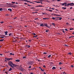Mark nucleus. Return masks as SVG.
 I'll return each instance as SVG.
<instances>
[{
	"mask_svg": "<svg viewBox=\"0 0 74 74\" xmlns=\"http://www.w3.org/2000/svg\"><path fill=\"white\" fill-rule=\"evenodd\" d=\"M12 35H13V34H12V33H10L9 34V36H12Z\"/></svg>",
	"mask_w": 74,
	"mask_h": 74,
	"instance_id": "nucleus-10",
	"label": "nucleus"
},
{
	"mask_svg": "<svg viewBox=\"0 0 74 74\" xmlns=\"http://www.w3.org/2000/svg\"><path fill=\"white\" fill-rule=\"evenodd\" d=\"M32 34L34 35V36H36V34L34 33H32Z\"/></svg>",
	"mask_w": 74,
	"mask_h": 74,
	"instance_id": "nucleus-25",
	"label": "nucleus"
},
{
	"mask_svg": "<svg viewBox=\"0 0 74 74\" xmlns=\"http://www.w3.org/2000/svg\"><path fill=\"white\" fill-rule=\"evenodd\" d=\"M0 36H3L4 37H5V35H0Z\"/></svg>",
	"mask_w": 74,
	"mask_h": 74,
	"instance_id": "nucleus-42",
	"label": "nucleus"
},
{
	"mask_svg": "<svg viewBox=\"0 0 74 74\" xmlns=\"http://www.w3.org/2000/svg\"><path fill=\"white\" fill-rule=\"evenodd\" d=\"M40 26H43L44 27V24H41L40 25Z\"/></svg>",
	"mask_w": 74,
	"mask_h": 74,
	"instance_id": "nucleus-20",
	"label": "nucleus"
},
{
	"mask_svg": "<svg viewBox=\"0 0 74 74\" xmlns=\"http://www.w3.org/2000/svg\"><path fill=\"white\" fill-rule=\"evenodd\" d=\"M47 11H50V12H52V10H47Z\"/></svg>",
	"mask_w": 74,
	"mask_h": 74,
	"instance_id": "nucleus-27",
	"label": "nucleus"
},
{
	"mask_svg": "<svg viewBox=\"0 0 74 74\" xmlns=\"http://www.w3.org/2000/svg\"><path fill=\"white\" fill-rule=\"evenodd\" d=\"M71 67H72L73 68V67H74V66H73V65H71Z\"/></svg>",
	"mask_w": 74,
	"mask_h": 74,
	"instance_id": "nucleus-49",
	"label": "nucleus"
},
{
	"mask_svg": "<svg viewBox=\"0 0 74 74\" xmlns=\"http://www.w3.org/2000/svg\"><path fill=\"white\" fill-rule=\"evenodd\" d=\"M22 1H26V2H29V3H33L32 2H30L27 0H22Z\"/></svg>",
	"mask_w": 74,
	"mask_h": 74,
	"instance_id": "nucleus-3",
	"label": "nucleus"
},
{
	"mask_svg": "<svg viewBox=\"0 0 74 74\" xmlns=\"http://www.w3.org/2000/svg\"><path fill=\"white\" fill-rule=\"evenodd\" d=\"M31 67H32L31 66H30L29 67H28V69H30L31 68Z\"/></svg>",
	"mask_w": 74,
	"mask_h": 74,
	"instance_id": "nucleus-38",
	"label": "nucleus"
},
{
	"mask_svg": "<svg viewBox=\"0 0 74 74\" xmlns=\"http://www.w3.org/2000/svg\"><path fill=\"white\" fill-rule=\"evenodd\" d=\"M66 8H64V7H63L62 8V9H64V10H66Z\"/></svg>",
	"mask_w": 74,
	"mask_h": 74,
	"instance_id": "nucleus-15",
	"label": "nucleus"
},
{
	"mask_svg": "<svg viewBox=\"0 0 74 74\" xmlns=\"http://www.w3.org/2000/svg\"><path fill=\"white\" fill-rule=\"evenodd\" d=\"M46 13H44V15H46Z\"/></svg>",
	"mask_w": 74,
	"mask_h": 74,
	"instance_id": "nucleus-62",
	"label": "nucleus"
},
{
	"mask_svg": "<svg viewBox=\"0 0 74 74\" xmlns=\"http://www.w3.org/2000/svg\"><path fill=\"white\" fill-rule=\"evenodd\" d=\"M51 55H49L48 56V58H51Z\"/></svg>",
	"mask_w": 74,
	"mask_h": 74,
	"instance_id": "nucleus-23",
	"label": "nucleus"
},
{
	"mask_svg": "<svg viewBox=\"0 0 74 74\" xmlns=\"http://www.w3.org/2000/svg\"><path fill=\"white\" fill-rule=\"evenodd\" d=\"M44 74H46V73H45V72H44Z\"/></svg>",
	"mask_w": 74,
	"mask_h": 74,
	"instance_id": "nucleus-64",
	"label": "nucleus"
},
{
	"mask_svg": "<svg viewBox=\"0 0 74 74\" xmlns=\"http://www.w3.org/2000/svg\"><path fill=\"white\" fill-rule=\"evenodd\" d=\"M34 2H35L36 3H40V2H37V1H34Z\"/></svg>",
	"mask_w": 74,
	"mask_h": 74,
	"instance_id": "nucleus-29",
	"label": "nucleus"
},
{
	"mask_svg": "<svg viewBox=\"0 0 74 74\" xmlns=\"http://www.w3.org/2000/svg\"><path fill=\"white\" fill-rule=\"evenodd\" d=\"M69 54H70V55H71V53H69Z\"/></svg>",
	"mask_w": 74,
	"mask_h": 74,
	"instance_id": "nucleus-59",
	"label": "nucleus"
},
{
	"mask_svg": "<svg viewBox=\"0 0 74 74\" xmlns=\"http://www.w3.org/2000/svg\"><path fill=\"white\" fill-rule=\"evenodd\" d=\"M8 11H10V12H12V9H8Z\"/></svg>",
	"mask_w": 74,
	"mask_h": 74,
	"instance_id": "nucleus-12",
	"label": "nucleus"
},
{
	"mask_svg": "<svg viewBox=\"0 0 74 74\" xmlns=\"http://www.w3.org/2000/svg\"><path fill=\"white\" fill-rule=\"evenodd\" d=\"M69 30H73V28H70L69 29Z\"/></svg>",
	"mask_w": 74,
	"mask_h": 74,
	"instance_id": "nucleus-41",
	"label": "nucleus"
},
{
	"mask_svg": "<svg viewBox=\"0 0 74 74\" xmlns=\"http://www.w3.org/2000/svg\"><path fill=\"white\" fill-rule=\"evenodd\" d=\"M72 8H73V7H71L70 8V10H71V9H72Z\"/></svg>",
	"mask_w": 74,
	"mask_h": 74,
	"instance_id": "nucleus-45",
	"label": "nucleus"
},
{
	"mask_svg": "<svg viewBox=\"0 0 74 74\" xmlns=\"http://www.w3.org/2000/svg\"><path fill=\"white\" fill-rule=\"evenodd\" d=\"M0 23H4V22H1Z\"/></svg>",
	"mask_w": 74,
	"mask_h": 74,
	"instance_id": "nucleus-47",
	"label": "nucleus"
},
{
	"mask_svg": "<svg viewBox=\"0 0 74 74\" xmlns=\"http://www.w3.org/2000/svg\"><path fill=\"white\" fill-rule=\"evenodd\" d=\"M5 59H7V60H10V58H5Z\"/></svg>",
	"mask_w": 74,
	"mask_h": 74,
	"instance_id": "nucleus-16",
	"label": "nucleus"
},
{
	"mask_svg": "<svg viewBox=\"0 0 74 74\" xmlns=\"http://www.w3.org/2000/svg\"><path fill=\"white\" fill-rule=\"evenodd\" d=\"M28 64L29 65H32L33 64V61H29Z\"/></svg>",
	"mask_w": 74,
	"mask_h": 74,
	"instance_id": "nucleus-2",
	"label": "nucleus"
},
{
	"mask_svg": "<svg viewBox=\"0 0 74 74\" xmlns=\"http://www.w3.org/2000/svg\"><path fill=\"white\" fill-rule=\"evenodd\" d=\"M19 70H20V71H22V72H23V71H24V69H23V68L22 67L19 68Z\"/></svg>",
	"mask_w": 74,
	"mask_h": 74,
	"instance_id": "nucleus-4",
	"label": "nucleus"
},
{
	"mask_svg": "<svg viewBox=\"0 0 74 74\" xmlns=\"http://www.w3.org/2000/svg\"><path fill=\"white\" fill-rule=\"evenodd\" d=\"M34 8V9H35V8Z\"/></svg>",
	"mask_w": 74,
	"mask_h": 74,
	"instance_id": "nucleus-55",
	"label": "nucleus"
},
{
	"mask_svg": "<svg viewBox=\"0 0 74 74\" xmlns=\"http://www.w3.org/2000/svg\"><path fill=\"white\" fill-rule=\"evenodd\" d=\"M46 32H47V33L48 32H49V30H47L45 31Z\"/></svg>",
	"mask_w": 74,
	"mask_h": 74,
	"instance_id": "nucleus-34",
	"label": "nucleus"
},
{
	"mask_svg": "<svg viewBox=\"0 0 74 74\" xmlns=\"http://www.w3.org/2000/svg\"><path fill=\"white\" fill-rule=\"evenodd\" d=\"M51 10H54V8H51Z\"/></svg>",
	"mask_w": 74,
	"mask_h": 74,
	"instance_id": "nucleus-54",
	"label": "nucleus"
},
{
	"mask_svg": "<svg viewBox=\"0 0 74 74\" xmlns=\"http://www.w3.org/2000/svg\"><path fill=\"white\" fill-rule=\"evenodd\" d=\"M42 7V6L40 5H39L38 6H36V7Z\"/></svg>",
	"mask_w": 74,
	"mask_h": 74,
	"instance_id": "nucleus-8",
	"label": "nucleus"
},
{
	"mask_svg": "<svg viewBox=\"0 0 74 74\" xmlns=\"http://www.w3.org/2000/svg\"><path fill=\"white\" fill-rule=\"evenodd\" d=\"M12 65L13 66V67H16V66H17V65H16L15 64H13Z\"/></svg>",
	"mask_w": 74,
	"mask_h": 74,
	"instance_id": "nucleus-11",
	"label": "nucleus"
},
{
	"mask_svg": "<svg viewBox=\"0 0 74 74\" xmlns=\"http://www.w3.org/2000/svg\"><path fill=\"white\" fill-rule=\"evenodd\" d=\"M4 39H2L0 40V41H4Z\"/></svg>",
	"mask_w": 74,
	"mask_h": 74,
	"instance_id": "nucleus-36",
	"label": "nucleus"
},
{
	"mask_svg": "<svg viewBox=\"0 0 74 74\" xmlns=\"http://www.w3.org/2000/svg\"><path fill=\"white\" fill-rule=\"evenodd\" d=\"M43 25L44 26H43V27L46 26V27H47V24L44 23Z\"/></svg>",
	"mask_w": 74,
	"mask_h": 74,
	"instance_id": "nucleus-7",
	"label": "nucleus"
},
{
	"mask_svg": "<svg viewBox=\"0 0 74 74\" xmlns=\"http://www.w3.org/2000/svg\"><path fill=\"white\" fill-rule=\"evenodd\" d=\"M11 70H12V68H10L8 71H11Z\"/></svg>",
	"mask_w": 74,
	"mask_h": 74,
	"instance_id": "nucleus-19",
	"label": "nucleus"
},
{
	"mask_svg": "<svg viewBox=\"0 0 74 74\" xmlns=\"http://www.w3.org/2000/svg\"><path fill=\"white\" fill-rule=\"evenodd\" d=\"M55 15H56V16H60V15H58V14H55Z\"/></svg>",
	"mask_w": 74,
	"mask_h": 74,
	"instance_id": "nucleus-18",
	"label": "nucleus"
},
{
	"mask_svg": "<svg viewBox=\"0 0 74 74\" xmlns=\"http://www.w3.org/2000/svg\"><path fill=\"white\" fill-rule=\"evenodd\" d=\"M65 5V3H63L62 4V5Z\"/></svg>",
	"mask_w": 74,
	"mask_h": 74,
	"instance_id": "nucleus-33",
	"label": "nucleus"
},
{
	"mask_svg": "<svg viewBox=\"0 0 74 74\" xmlns=\"http://www.w3.org/2000/svg\"><path fill=\"white\" fill-rule=\"evenodd\" d=\"M25 47H26L28 48H30V46H29L28 45H25Z\"/></svg>",
	"mask_w": 74,
	"mask_h": 74,
	"instance_id": "nucleus-6",
	"label": "nucleus"
},
{
	"mask_svg": "<svg viewBox=\"0 0 74 74\" xmlns=\"http://www.w3.org/2000/svg\"><path fill=\"white\" fill-rule=\"evenodd\" d=\"M73 5H74V3H70V6H73Z\"/></svg>",
	"mask_w": 74,
	"mask_h": 74,
	"instance_id": "nucleus-5",
	"label": "nucleus"
},
{
	"mask_svg": "<svg viewBox=\"0 0 74 74\" xmlns=\"http://www.w3.org/2000/svg\"><path fill=\"white\" fill-rule=\"evenodd\" d=\"M5 73H6V74H8V72H5Z\"/></svg>",
	"mask_w": 74,
	"mask_h": 74,
	"instance_id": "nucleus-61",
	"label": "nucleus"
},
{
	"mask_svg": "<svg viewBox=\"0 0 74 74\" xmlns=\"http://www.w3.org/2000/svg\"><path fill=\"white\" fill-rule=\"evenodd\" d=\"M52 69L53 70H55V69H56V67L55 66H53Z\"/></svg>",
	"mask_w": 74,
	"mask_h": 74,
	"instance_id": "nucleus-14",
	"label": "nucleus"
},
{
	"mask_svg": "<svg viewBox=\"0 0 74 74\" xmlns=\"http://www.w3.org/2000/svg\"><path fill=\"white\" fill-rule=\"evenodd\" d=\"M1 38H4V37L3 36H1L0 37Z\"/></svg>",
	"mask_w": 74,
	"mask_h": 74,
	"instance_id": "nucleus-44",
	"label": "nucleus"
},
{
	"mask_svg": "<svg viewBox=\"0 0 74 74\" xmlns=\"http://www.w3.org/2000/svg\"><path fill=\"white\" fill-rule=\"evenodd\" d=\"M67 3H65V6H64V7H66V5H67Z\"/></svg>",
	"mask_w": 74,
	"mask_h": 74,
	"instance_id": "nucleus-28",
	"label": "nucleus"
},
{
	"mask_svg": "<svg viewBox=\"0 0 74 74\" xmlns=\"http://www.w3.org/2000/svg\"><path fill=\"white\" fill-rule=\"evenodd\" d=\"M34 69H35V68H33L32 69H31V70H34Z\"/></svg>",
	"mask_w": 74,
	"mask_h": 74,
	"instance_id": "nucleus-21",
	"label": "nucleus"
},
{
	"mask_svg": "<svg viewBox=\"0 0 74 74\" xmlns=\"http://www.w3.org/2000/svg\"><path fill=\"white\" fill-rule=\"evenodd\" d=\"M3 11V9L2 8H0V11Z\"/></svg>",
	"mask_w": 74,
	"mask_h": 74,
	"instance_id": "nucleus-37",
	"label": "nucleus"
},
{
	"mask_svg": "<svg viewBox=\"0 0 74 74\" xmlns=\"http://www.w3.org/2000/svg\"><path fill=\"white\" fill-rule=\"evenodd\" d=\"M71 37H73V36H70V37H69V38H70Z\"/></svg>",
	"mask_w": 74,
	"mask_h": 74,
	"instance_id": "nucleus-56",
	"label": "nucleus"
},
{
	"mask_svg": "<svg viewBox=\"0 0 74 74\" xmlns=\"http://www.w3.org/2000/svg\"><path fill=\"white\" fill-rule=\"evenodd\" d=\"M8 63L9 65H10V66L12 68H14V66H12V65L13 64V63H12V62L10 61L8 62Z\"/></svg>",
	"mask_w": 74,
	"mask_h": 74,
	"instance_id": "nucleus-1",
	"label": "nucleus"
},
{
	"mask_svg": "<svg viewBox=\"0 0 74 74\" xmlns=\"http://www.w3.org/2000/svg\"><path fill=\"white\" fill-rule=\"evenodd\" d=\"M57 0V1H61V0Z\"/></svg>",
	"mask_w": 74,
	"mask_h": 74,
	"instance_id": "nucleus-53",
	"label": "nucleus"
},
{
	"mask_svg": "<svg viewBox=\"0 0 74 74\" xmlns=\"http://www.w3.org/2000/svg\"><path fill=\"white\" fill-rule=\"evenodd\" d=\"M5 35H7L8 33V31L5 32Z\"/></svg>",
	"mask_w": 74,
	"mask_h": 74,
	"instance_id": "nucleus-13",
	"label": "nucleus"
},
{
	"mask_svg": "<svg viewBox=\"0 0 74 74\" xmlns=\"http://www.w3.org/2000/svg\"><path fill=\"white\" fill-rule=\"evenodd\" d=\"M16 62H20V60H16Z\"/></svg>",
	"mask_w": 74,
	"mask_h": 74,
	"instance_id": "nucleus-9",
	"label": "nucleus"
},
{
	"mask_svg": "<svg viewBox=\"0 0 74 74\" xmlns=\"http://www.w3.org/2000/svg\"><path fill=\"white\" fill-rule=\"evenodd\" d=\"M9 52H10V51H7L6 52V53H9Z\"/></svg>",
	"mask_w": 74,
	"mask_h": 74,
	"instance_id": "nucleus-57",
	"label": "nucleus"
},
{
	"mask_svg": "<svg viewBox=\"0 0 74 74\" xmlns=\"http://www.w3.org/2000/svg\"><path fill=\"white\" fill-rule=\"evenodd\" d=\"M40 70L42 71H44V69H41Z\"/></svg>",
	"mask_w": 74,
	"mask_h": 74,
	"instance_id": "nucleus-26",
	"label": "nucleus"
},
{
	"mask_svg": "<svg viewBox=\"0 0 74 74\" xmlns=\"http://www.w3.org/2000/svg\"><path fill=\"white\" fill-rule=\"evenodd\" d=\"M30 74H33V73H30Z\"/></svg>",
	"mask_w": 74,
	"mask_h": 74,
	"instance_id": "nucleus-63",
	"label": "nucleus"
},
{
	"mask_svg": "<svg viewBox=\"0 0 74 74\" xmlns=\"http://www.w3.org/2000/svg\"><path fill=\"white\" fill-rule=\"evenodd\" d=\"M23 59H25V58H26V57H25V56L23 57Z\"/></svg>",
	"mask_w": 74,
	"mask_h": 74,
	"instance_id": "nucleus-51",
	"label": "nucleus"
},
{
	"mask_svg": "<svg viewBox=\"0 0 74 74\" xmlns=\"http://www.w3.org/2000/svg\"><path fill=\"white\" fill-rule=\"evenodd\" d=\"M12 3L13 4H15V2L12 1Z\"/></svg>",
	"mask_w": 74,
	"mask_h": 74,
	"instance_id": "nucleus-32",
	"label": "nucleus"
},
{
	"mask_svg": "<svg viewBox=\"0 0 74 74\" xmlns=\"http://www.w3.org/2000/svg\"><path fill=\"white\" fill-rule=\"evenodd\" d=\"M43 67H45V68L46 67V66H45V65H44L43 66Z\"/></svg>",
	"mask_w": 74,
	"mask_h": 74,
	"instance_id": "nucleus-58",
	"label": "nucleus"
},
{
	"mask_svg": "<svg viewBox=\"0 0 74 74\" xmlns=\"http://www.w3.org/2000/svg\"><path fill=\"white\" fill-rule=\"evenodd\" d=\"M39 1H44V0H40Z\"/></svg>",
	"mask_w": 74,
	"mask_h": 74,
	"instance_id": "nucleus-48",
	"label": "nucleus"
},
{
	"mask_svg": "<svg viewBox=\"0 0 74 74\" xmlns=\"http://www.w3.org/2000/svg\"><path fill=\"white\" fill-rule=\"evenodd\" d=\"M29 41H30V42H31V40H29Z\"/></svg>",
	"mask_w": 74,
	"mask_h": 74,
	"instance_id": "nucleus-60",
	"label": "nucleus"
},
{
	"mask_svg": "<svg viewBox=\"0 0 74 74\" xmlns=\"http://www.w3.org/2000/svg\"><path fill=\"white\" fill-rule=\"evenodd\" d=\"M10 55H14V54H12V53H10Z\"/></svg>",
	"mask_w": 74,
	"mask_h": 74,
	"instance_id": "nucleus-30",
	"label": "nucleus"
},
{
	"mask_svg": "<svg viewBox=\"0 0 74 74\" xmlns=\"http://www.w3.org/2000/svg\"><path fill=\"white\" fill-rule=\"evenodd\" d=\"M56 18H59V20H61L62 19V17H56Z\"/></svg>",
	"mask_w": 74,
	"mask_h": 74,
	"instance_id": "nucleus-22",
	"label": "nucleus"
},
{
	"mask_svg": "<svg viewBox=\"0 0 74 74\" xmlns=\"http://www.w3.org/2000/svg\"><path fill=\"white\" fill-rule=\"evenodd\" d=\"M65 31H68V29H65Z\"/></svg>",
	"mask_w": 74,
	"mask_h": 74,
	"instance_id": "nucleus-39",
	"label": "nucleus"
},
{
	"mask_svg": "<svg viewBox=\"0 0 74 74\" xmlns=\"http://www.w3.org/2000/svg\"><path fill=\"white\" fill-rule=\"evenodd\" d=\"M52 25H53V26H55V24L54 23H52Z\"/></svg>",
	"mask_w": 74,
	"mask_h": 74,
	"instance_id": "nucleus-40",
	"label": "nucleus"
},
{
	"mask_svg": "<svg viewBox=\"0 0 74 74\" xmlns=\"http://www.w3.org/2000/svg\"><path fill=\"white\" fill-rule=\"evenodd\" d=\"M62 63H62L61 62H60L59 63V65H60V64H62Z\"/></svg>",
	"mask_w": 74,
	"mask_h": 74,
	"instance_id": "nucleus-31",
	"label": "nucleus"
},
{
	"mask_svg": "<svg viewBox=\"0 0 74 74\" xmlns=\"http://www.w3.org/2000/svg\"><path fill=\"white\" fill-rule=\"evenodd\" d=\"M63 74H66V73L65 72H63Z\"/></svg>",
	"mask_w": 74,
	"mask_h": 74,
	"instance_id": "nucleus-52",
	"label": "nucleus"
},
{
	"mask_svg": "<svg viewBox=\"0 0 74 74\" xmlns=\"http://www.w3.org/2000/svg\"><path fill=\"white\" fill-rule=\"evenodd\" d=\"M47 53H46V52H44V53H43V54H47Z\"/></svg>",
	"mask_w": 74,
	"mask_h": 74,
	"instance_id": "nucleus-43",
	"label": "nucleus"
},
{
	"mask_svg": "<svg viewBox=\"0 0 74 74\" xmlns=\"http://www.w3.org/2000/svg\"><path fill=\"white\" fill-rule=\"evenodd\" d=\"M47 18H43V19H47Z\"/></svg>",
	"mask_w": 74,
	"mask_h": 74,
	"instance_id": "nucleus-50",
	"label": "nucleus"
},
{
	"mask_svg": "<svg viewBox=\"0 0 74 74\" xmlns=\"http://www.w3.org/2000/svg\"><path fill=\"white\" fill-rule=\"evenodd\" d=\"M24 4H26L27 5H29L28 4L26 3H24Z\"/></svg>",
	"mask_w": 74,
	"mask_h": 74,
	"instance_id": "nucleus-46",
	"label": "nucleus"
},
{
	"mask_svg": "<svg viewBox=\"0 0 74 74\" xmlns=\"http://www.w3.org/2000/svg\"><path fill=\"white\" fill-rule=\"evenodd\" d=\"M69 6H70V3H68L67 5V7H69Z\"/></svg>",
	"mask_w": 74,
	"mask_h": 74,
	"instance_id": "nucleus-17",
	"label": "nucleus"
},
{
	"mask_svg": "<svg viewBox=\"0 0 74 74\" xmlns=\"http://www.w3.org/2000/svg\"><path fill=\"white\" fill-rule=\"evenodd\" d=\"M46 27H48V28H50V27H49V26H48V25H47V26H46Z\"/></svg>",
	"mask_w": 74,
	"mask_h": 74,
	"instance_id": "nucleus-35",
	"label": "nucleus"
},
{
	"mask_svg": "<svg viewBox=\"0 0 74 74\" xmlns=\"http://www.w3.org/2000/svg\"><path fill=\"white\" fill-rule=\"evenodd\" d=\"M56 17H53V18H52V19H53V20H54V19H55V18H56Z\"/></svg>",
	"mask_w": 74,
	"mask_h": 74,
	"instance_id": "nucleus-24",
	"label": "nucleus"
}]
</instances>
